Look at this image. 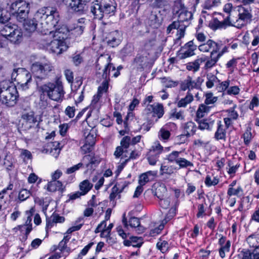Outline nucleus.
Here are the masks:
<instances>
[{
	"label": "nucleus",
	"mask_w": 259,
	"mask_h": 259,
	"mask_svg": "<svg viewBox=\"0 0 259 259\" xmlns=\"http://www.w3.org/2000/svg\"><path fill=\"white\" fill-rule=\"evenodd\" d=\"M24 119H26L28 121L35 123L37 122L36 118L34 117L33 112L28 113L24 115Z\"/></svg>",
	"instance_id": "62"
},
{
	"label": "nucleus",
	"mask_w": 259,
	"mask_h": 259,
	"mask_svg": "<svg viewBox=\"0 0 259 259\" xmlns=\"http://www.w3.org/2000/svg\"><path fill=\"white\" fill-rule=\"evenodd\" d=\"M149 53H144L142 55H138L135 59V62L141 68L146 67L150 62Z\"/></svg>",
	"instance_id": "20"
},
{
	"label": "nucleus",
	"mask_w": 259,
	"mask_h": 259,
	"mask_svg": "<svg viewBox=\"0 0 259 259\" xmlns=\"http://www.w3.org/2000/svg\"><path fill=\"white\" fill-rule=\"evenodd\" d=\"M143 243V239L141 237L136 236H130L129 239L123 241V244L125 246H133L135 247H140Z\"/></svg>",
	"instance_id": "23"
},
{
	"label": "nucleus",
	"mask_w": 259,
	"mask_h": 259,
	"mask_svg": "<svg viewBox=\"0 0 259 259\" xmlns=\"http://www.w3.org/2000/svg\"><path fill=\"white\" fill-rule=\"evenodd\" d=\"M47 190L50 192H55L57 190L63 191L62 184L59 181H52L49 182L47 186Z\"/></svg>",
	"instance_id": "30"
},
{
	"label": "nucleus",
	"mask_w": 259,
	"mask_h": 259,
	"mask_svg": "<svg viewBox=\"0 0 259 259\" xmlns=\"http://www.w3.org/2000/svg\"><path fill=\"white\" fill-rule=\"evenodd\" d=\"M170 198L169 197H162L159 198V205L164 209H167L170 206Z\"/></svg>",
	"instance_id": "52"
},
{
	"label": "nucleus",
	"mask_w": 259,
	"mask_h": 259,
	"mask_svg": "<svg viewBox=\"0 0 259 259\" xmlns=\"http://www.w3.org/2000/svg\"><path fill=\"white\" fill-rule=\"evenodd\" d=\"M170 136V132L165 128H161L158 133V137L159 140L166 142L169 139Z\"/></svg>",
	"instance_id": "40"
},
{
	"label": "nucleus",
	"mask_w": 259,
	"mask_h": 259,
	"mask_svg": "<svg viewBox=\"0 0 259 259\" xmlns=\"http://www.w3.org/2000/svg\"><path fill=\"white\" fill-rule=\"evenodd\" d=\"M29 12V4L23 0L17 1L12 4L11 13L19 22H23L27 18Z\"/></svg>",
	"instance_id": "6"
},
{
	"label": "nucleus",
	"mask_w": 259,
	"mask_h": 259,
	"mask_svg": "<svg viewBox=\"0 0 259 259\" xmlns=\"http://www.w3.org/2000/svg\"><path fill=\"white\" fill-rule=\"evenodd\" d=\"M35 210L33 207L31 208L29 210L26 211V213L27 215V218L25 222V224L23 225L21 227L26 228V236L24 237V240H26L28 234L31 231L32 229V223H31V217L32 216Z\"/></svg>",
	"instance_id": "22"
},
{
	"label": "nucleus",
	"mask_w": 259,
	"mask_h": 259,
	"mask_svg": "<svg viewBox=\"0 0 259 259\" xmlns=\"http://www.w3.org/2000/svg\"><path fill=\"white\" fill-rule=\"evenodd\" d=\"M90 9L91 13L96 18L101 19L103 17L104 15L102 12L101 1H96L95 3H93L91 4Z\"/></svg>",
	"instance_id": "21"
},
{
	"label": "nucleus",
	"mask_w": 259,
	"mask_h": 259,
	"mask_svg": "<svg viewBox=\"0 0 259 259\" xmlns=\"http://www.w3.org/2000/svg\"><path fill=\"white\" fill-rule=\"evenodd\" d=\"M230 105L228 109V121L231 119H236L238 117L237 111L235 110L237 108L236 104H233L232 101L228 100V105Z\"/></svg>",
	"instance_id": "27"
},
{
	"label": "nucleus",
	"mask_w": 259,
	"mask_h": 259,
	"mask_svg": "<svg viewBox=\"0 0 259 259\" xmlns=\"http://www.w3.org/2000/svg\"><path fill=\"white\" fill-rule=\"evenodd\" d=\"M220 2V0H205L203 5V8L205 9H210L219 3Z\"/></svg>",
	"instance_id": "57"
},
{
	"label": "nucleus",
	"mask_w": 259,
	"mask_h": 259,
	"mask_svg": "<svg viewBox=\"0 0 259 259\" xmlns=\"http://www.w3.org/2000/svg\"><path fill=\"white\" fill-rule=\"evenodd\" d=\"M101 2L104 16L114 15L117 6L115 0H101Z\"/></svg>",
	"instance_id": "15"
},
{
	"label": "nucleus",
	"mask_w": 259,
	"mask_h": 259,
	"mask_svg": "<svg viewBox=\"0 0 259 259\" xmlns=\"http://www.w3.org/2000/svg\"><path fill=\"white\" fill-rule=\"evenodd\" d=\"M156 45V41L155 38H152L147 40L144 45V50L145 51H149L154 49Z\"/></svg>",
	"instance_id": "48"
},
{
	"label": "nucleus",
	"mask_w": 259,
	"mask_h": 259,
	"mask_svg": "<svg viewBox=\"0 0 259 259\" xmlns=\"http://www.w3.org/2000/svg\"><path fill=\"white\" fill-rule=\"evenodd\" d=\"M226 49V47H225L221 53H219L216 57L214 56V55H210V58L208 59L207 57H205L206 58V60L205 61V64L204 65V69H208L211 68L213 66L215 65L217 62L218 61V59L222 55L223 53L225 52V49Z\"/></svg>",
	"instance_id": "24"
},
{
	"label": "nucleus",
	"mask_w": 259,
	"mask_h": 259,
	"mask_svg": "<svg viewBox=\"0 0 259 259\" xmlns=\"http://www.w3.org/2000/svg\"><path fill=\"white\" fill-rule=\"evenodd\" d=\"M161 82L166 88H173L177 87L179 82L172 80L170 77H164L161 78Z\"/></svg>",
	"instance_id": "41"
},
{
	"label": "nucleus",
	"mask_w": 259,
	"mask_h": 259,
	"mask_svg": "<svg viewBox=\"0 0 259 259\" xmlns=\"http://www.w3.org/2000/svg\"><path fill=\"white\" fill-rule=\"evenodd\" d=\"M40 90L44 93H47L48 96L52 100L59 102L63 100L64 95L63 85L61 83L49 82L39 86Z\"/></svg>",
	"instance_id": "4"
},
{
	"label": "nucleus",
	"mask_w": 259,
	"mask_h": 259,
	"mask_svg": "<svg viewBox=\"0 0 259 259\" xmlns=\"http://www.w3.org/2000/svg\"><path fill=\"white\" fill-rule=\"evenodd\" d=\"M176 207H171L167 214L165 219L163 221V223L164 222L165 224L170 220L176 214Z\"/></svg>",
	"instance_id": "63"
},
{
	"label": "nucleus",
	"mask_w": 259,
	"mask_h": 259,
	"mask_svg": "<svg viewBox=\"0 0 259 259\" xmlns=\"http://www.w3.org/2000/svg\"><path fill=\"white\" fill-rule=\"evenodd\" d=\"M247 241L250 247L259 248V236L255 235H250L247 238Z\"/></svg>",
	"instance_id": "38"
},
{
	"label": "nucleus",
	"mask_w": 259,
	"mask_h": 259,
	"mask_svg": "<svg viewBox=\"0 0 259 259\" xmlns=\"http://www.w3.org/2000/svg\"><path fill=\"white\" fill-rule=\"evenodd\" d=\"M167 194V190L164 185H160L156 189L155 195L158 198L164 197Z\"/></svg>",
	"instance_id": "46"
},
{
	"label": "nucleus",
	"mask_w": 259,
	"mask_h": 259,
	"mask_svg": "<svg viewBox=\"0 0 259 259\" xmlns=\"http://www.w3.org/2000/svg\"><path fill=\"white\" fill-rule=\"evenodd\" d=\"M119 184L117 183L112 188V192L109 196L110 201L114 200L115 198L116 197L117 195L120 193L122 191V190L123 189V187H122V189L120 191H119Z\"/></svg>",
	"instance_id": "50"
},
{
	"label": "nucleus",
	"mask_w": 259,
	"mask_h": 259,
	"mask_svg": "<svg viewBox=\"0 0 259 259\" xmlns=\"http://www.w3.org/2000/svg\"><path fill=\"white\" fill-rule=\"evenodd\" d=\"M205 97L206 98L204 101V104L207 105L211 104H213L217 100V98L215 97H213V95L211 93L206 94Z\"/></svg>",
	"instance_id": "56"
},
{
	"label": "nucleus",
	"mask_w": 259,
	"mask_h": 259,
	"mask_svg": "<svg viewBox=\"0 0 259 259\" xmlns=\"http://www.w3.org/2000/svg\"><path fill=\"white\" fill-rule=\"evenodd\" d=\"M8 38L13 43H20L22 39V32L21 30L19 28H17L8 37Z\"/></svg>",
	"instance_id": "29"
},
{
	"label": "nucleus",
	"mask_w": 259,
	"mask_h": 259,
	"mask_svg": "<svg viewBox=\"0 0 259 259\" xmlns=\"http://www.w3.org/2000/svg\"><path fill=\"white\" fill-rule=\"evenodd\" d=\"M59 21V14L56 8L44 7L37 11L32 19L24 21L23 25L26 31L32 32L39 25V30L44 35H47L48 31L57 26Z\"/></svg>",
	"instance_id": "1"
},
{
	"label": "nucleus",
	"mask_w": 259,
	"mask_h": 259,
	"mask_svg": "<svg viewBox=\"0 0 259 259\" xmlns=\"http://www.w3.org/2000/svg\"><path fill=\"white\" fill-rule=\"evenodd\" d=\"M60 145V143L57 141L48 143L47 147L42 150V152L45 153L49 152L52 156L56 158L58 157L61 149Z\"/></svg>",
	"instance_id": "17"
},
{
	"label": "nucleus",
	"mask_w": 259,
	"mask_h": 259,
	"mask_svg": "<svg viewBox=\"0 0 259 259\" xmlns=\"http://www.w3.org/2000/svg\"><path fill=\"white\" fill-rule=\"evenodd\" d=\"M242 192V189L239 186H236V187H229V189L228 190V195L230 196H238Z\"/></svg>",
	"instance_id": "49"
},
{
	"label": "nucleus",
	"mask_w": 259,
	"mask_h": 259,
	"mask_svg": "<svg viewBox=\"0 0 259 259\" xmlns=\"http://www.w3.org/2000/svg\"><path fill=\"white\" fill-rule=\"evenodd\" d=\"M211 107V106H209L205 104H200L197 111V118H200L204 117L209 111Z\"/></svg>",
	"instance_id": "37"
},
{
	"label": "nucleus",
	"mask_w": 259,
	"mask_h": 259,
	"mask_svg": "<svg viewBox=\"0 0 259 259\" xmlns=\"http://www.w3.org/2000/svg\"><path fill=\"white\" fill-rule=\"evenodd\" d=\"M196 128L194 122L192 121L188 122L184 126V133L187 137H189L195 133Z\"/></svg>",
	"instance_id": "35"
},
{
	"label": "nucleus",
	"mask_w": 259,
	"mask_h": 259,
	"mask_svg": "<svg viewBox=\"0 0 259 259\" xmlns=\"http://www.w3.org/2000/svg\"><path fill=\"white\" fill-rule=\"evenodd\" d=\"M240 92V89L238 86H231L229 87V82L228 80V95H237Z\"/></svg>",
	"instance_id": "55"
},
{
	"label": "nucleus",
	"mask_w": 259,
	"mask_h": 259,
	"mask_svg": "<svg viewBox=\"0 0 259 259\" xmlns=\"http://www.w3.org/2000/svg\"><path fill=\"white\" fill-rule=\"evenodd\" d=\"M188 26V24H180L179 22H172L167 28V33H169L172 29H177V38L175 40V44H178L181 39L184 36L186 28Z\"/></svg>",
	"instance_id": "14"
},
{
	"label": "nucleus",
	"mask_w": 259,
	"mask_h": 259,
	"mask_svg": "<svg viewBox=\"0 0 259 259\" xmlns=\"http://www.w3.org/2000/svg\"><path fill=\"white\" fill-rule=\"evenodd\" d=\"M51 220L55 222V223H61L64 222L65 218L63 217L59 216L57 213H53L51 216Z\"/></svg>",
	"instance_id": "60"
},
{
	"label": "nucleus",
	"mask_w": 259,
	"mask_h": 259,
	"mask_svg": "<svg viewBox=\"0 0 259 259\" xmlns=\"http://www.w3.org/2000/svg\"><path fill=\"white\" fill-rule=\"evenodd\" d=\"M91 0H62L64 4L71 11L79 14L85 13L88 10Z\"/></svg>",
	"instance_id": "9"
},
{
	"label": "nucleus",
	"mask_w": 259,
	"mask_h": 259,
	"mask_svg": "<svg viewBox=\"0 0 259 259\" xmlns=\"http://www.w3.org/2000/svg\"><path fill=\"white\" fill-rule=\"evenodd\" d=\"M111 57L108 54L102 55L99 57L96 63V69L100 70L102 64L104 65V68L102 72L97 71V75L99 77L101 75L104 79L110 80V71H115V67L111 63Z\"/></svg>",
	"instance_id": "7"
},
{
	"label": "nucleus",
	"mask_w": 259,
	"mask_h": 259,
	"mask_svg": "<svg viewBox=\"0 0 259 259\" xmlns=\"http://www.w3.org/2000/svg\"><path fill=\"white\" fill-rule=\"evenodd\" d=\"M53 67L49 62H36L32 64L31 66V71L35 77L37 79L36 80V84L39 87V81L45 79L48 73L53 70Z\"/></svg>",
	"instance_id": "5"
},
{
	"label": "nucleus",
	"mask_w": 259,
	"mask_h": 259,
	"mask_svg": "<svg viewBox=\"0 0 259 259\" xmlns=\"http://www.w3.org/2000/svg\"><path fill=\"white\" fill-rule=\"evenodd\" d=\"M177 170V168L172 165H165L161 164L160 167V175L163 176L164 175H168L169 176L174 173L175 171Z\"/></svg>",
	"instance_id": "39"
},
{
	"label": "nucleus",
	"mask_w": 259,
	"mask_h": 259,
	"mask_svg": "<svg viewBox=\"0 0 259 259\" xmlns=\"http://www.w3.org/2000/svg\"><path fill=\"white\" fill-rule=\"evenodd\" d=\"M206 58L200 57L195 60L194 62H189L187 64L186 68L189 71H192L193 72L197 71L200 68V65L205 62Z\"/></svg>",
	"instance_id": "25"
},
{
	"label": "nucleus",
	"mask_w": 259,
	"mask_h": 259,
	"mask_svg": "<svg viewBox=\"0 0 259 259\" xmlns=\"http://www.w3.org/2000/svg\"><path fill=\"white\" fill-rule=\"evenodd\" d=\"M79 187L82 194L85 195L91 189L93 185L88 180H84L80 183Z\"/></svg>",
	"instance_id": "42"
},
{
	"label": "nucleus",
	"mask_w": 259,
	"mask_h": 259,
	"mask_svg": "<svg viewBox=\"0 0 259 259\" xmlns=\"http://www.w3.org/2000/svg\"><path fill=\"white\" fill-rule=\"evenodd\" d=\"M226 241V237L222 236L219 239V244L221 246V247L219 249V254L222 258L225 257V250L227 248V244L224 245Z\"/></svg>",
	"instance_id": "44"
},
{
	"label": "nucleus",
	"mask_w": 259,
	"mask_h": 259,
	"mask_svg": "<svg viewBox=\"0 0 259 259\" xmlns=\"http://www.w3.org/2000/svg\"><path fill=\"white\" fill-rule=\"evenodd\" d=\"M206 86L208 89L212 88L215 84H217L220 81L217 76L211 73L206 74Z\"/></svg>",
	"instance_id": "36"
},
{
	"label": "nucleus",
	"mask_w": 259,
	"mask_h": 259,
	"mask_svg": "<svg viewBox=\"0 0 259 259\" xmlns=\"http://www.w3.org/2000/svg\"><path fill=\"white\" fill-rule=\"evenodd\" d=\"M227 125H224L221 121L218 122L217 131L215 133V138L217 140H224L226 139Z\"/></svg>",
	"instance_id": "26"
},
{
	"label": "nucleus",
	"mask_w": 259,
	"mask_h": 259,
	"mask_svg": "<svg viewBox=\"0 0 259 259\" xmlns=\"http://www.w3.org/2000/svg\"><path fill=\"white\" fill-rule=\"evenodd\" d=\"M22 75L25 76V80H24L21 83V86L23 88V89H26L28 88L27 84L31 80V75L29 72H28L26 70H23V69H22Z\"/></svg>",
	"instance_id": "45"
},
{
	"label": "nucleus",
	"mask_w": 259,
	"mask_h": 259,
	"mask_svg": "<svg viewBox=\"0 0 259 259\" xmlns=\"http://www.w3.org/2000/svg\"><path fill=\"white\" fill-rule=\"evenodd\" d=\"M170 116L177 119H183L184 118L183 112L182 111H178L176 109H173L170 114Z\"/></svg>",
	"instance_id": "59"
},
{
	"label": "nucleus",
	"mask_w": 259,
	"mask_h": 259,
	"mask_svg": "<svg viewBox=\"0 0 259 259\" xmlns=\"http://www.w3.org/2000/svg\"><path fill=\"white\" fill-rule=\"evenodd\" d=\"M220 18H215L210 23L209 25L213 30L225 28L227 25V18L222 21L220 20Z\"/></svg>",
	"instance_id": "28"
},
{
	"label": "nucleus",
	"mask_w": 259,
	"mask_h": 259,
	"mask_svg": "<svg viewBox=\"0 0 259 259\" xmlns=\"http://www.w3.org/2000/svg\"><path fill=\"white\" fill-rule=\"evenodd\" d=\"M239 11V22L242 24V26L250 22L252 19V9L250 7H238Z\"/></svg>",
	"instance_id": "16"
},
{
	"label": "nucleus",
	"mask_w": 259,
	"mask_h": 259,
	"mask_svg": "<svg viewBox=\"0 0 259 259\" xmlns=\"http://www.w3.org/2000/svg\"><path fill=\"white\" fill-rule=\"evenodd\" d=\"M197 47V45L194 44L193 40L189 41L180 50L178 55L179 57L181 59H184L193 56L195 54L194 51L196 50Z\"/></svg>",
	"instance_id": "13"
},
{
	"label": "nucleus",
	"mask_w": 259,
	"mask_h": 259,
	"mask_svg": "<svg viewBox=\"0 0 259 259\" xmlns=\"http://www.w3.org/2000/svg\"><path fill=\"white\" fill-rule=\"evenodd\" d=\"M109 81V80L108 79L104 80L101 85H100L98 88V93H99V94L102 95L103 93L107 92L108 89Z\"/></svg>",
	"instance_id": "51"
},
{
	"label": "nucleus",
	"mask_w": 259,
	"mask_h": 259,
	"mask_svg": "<svg viewBox=\"0 0 259 259\" xmlns=\"http://www.w3.org/2000/svg\"><path fill=\"white\" fill-rule=\"evenodd\" d=\"M69 33L65 26L56 27L50 29L47 35H44L40 40L44 47L49 50L52 53L60 55L67 50L68 47L65 42Z\"/></svg>",
	"instance_id": "2"
},
{
	"label": "nucleus",
	"mask_w": 259,
	"mask_h": 259,
	"mask_svg": "<svg viewBox=\"0 0 259 259\" xmlns=\"http://www.w3.org/2000/svg\"><path fill=\"white\" fill-rule=\"evenodd\" d=\"M146 109L148 111L153 112L158 118H161L164 113L163 107L162 105L160 104L157 103L153 105L148 104Z\"/></svg>",
	"instance_id": "19"
},
{
	"label": "nucleus",
	"mask_w": 259,
	"mask_h": 259,
	"mask_svg": "<svg viewBox=\"0 0 259 259\" xmlns=\"http://www.w3.org/2000/svg\"><path fill=\"white\" fill-rule=\"evenodd\" d=\"M244 142L245 145H248L252 139V134L250 130H247L243 134Z\"/></svg>",
	"instance_id": "61"
},
{
	"label": "nucleus",
	"mask_w": 259,
	"mask_h": 259,
	"mask_svg": "<svg viewBox=\"0 0 259 259\" xmlns=\"http://www.w3.org/2000/svg\"><path fill=\"white\" fill-rule=\"evenodd\" d=\"M228 25H232L237 28H241L242 24L239 22V11L238 7L233 8L231 4H228Z\"/></svg>",
	"instance_id": "11"
},
{
	"label": "nucleus",
	"mask_w": 259,
	"mask_h": 259,
	"mask_svg": "<svg viewBox=\"0 0 259 259\" xmlns=\"http://www.w3.org/2000/svg\"><path fill=\"white\" fill-rule=\"evenodd\" d=\"M83 162L86 163V167H89L90 165H92L93 164H98L100 163V159L95 157L91 154L85 155L82 160Z\"/></svg>",
	"instance_id": "31"
},
{
	"label": "nucleus",
	"mask_w": 259,
	"mask_h": 259,
	"mask_svg": "<svg viewBox=\"0 0 259 259\" xmlns=\"http://www.w3.org/2000/svg\"><path fill=\"white\" fill-rule=\"evenodd\" d=\"M194 100L192 94L188 92L186 96L184 98L181 99L177 103L178 107H186L187 105L191 103Z\"/></svg>",
	"instance_id": "32"
},
{
	"label": "nucleus",
	"mask_w": 259,
	"mask_h": 259,
	"mask_svg": "<svg viewBox=\"0 0 259 259\" xmlns=\"http://www.w3.org/2000/svg\"><path fill=\"white\" fill-rule=\"evenodd\" d=\"M202 82L203 79L200 77L196 80H194L191 76H188L180 83V89L183 91L188 90V92L191 93V91L194 89H200Z\"/></svg>",
	"instance_id": "10"
},
{
	"label": "nucleus",
	"mask_w": 259,
	"mask_h": 259,
	"mask_svg": "<svg viewBox=\"0 0 259 259\" xmlns=\"http://www.w3.org/2000/svg\"><path fill=\"white\" fill-rule=\"evenodd\" d=\"M18 92L15 85L8 80L0 82V102L8 107L14 106L17 103Z\"/></svg>",
	"instance_id": "3"
},
{
	"label": "nucleus",
	"mask_w": 259,
	"mask_h": 259,
	"mask_svg": "<svg viewBox=\"0 0 259 259\" xmlns=\"http://www.w3.org/2000/svg\"><path fill=\"white\" fill-rule=\"evenodd\" d=\"M221 49V46L213 40L208 39L206 43L198 46V49L202 52H210V55H214Z\"/></svg>",
	"instance_id": "12"
},
{
	"label": "nucleus",
	"mask_w": 259,
	"mask_h": 259,
	"mask_svg": "<svg viewBox=\"0 0 259 259\" xmlns=\"http://www.w3.org/2000/svg\"><path fill=\"white\" fill-rule=\"evenodd\" d=\"M180 154H181V151H173L167 156L166 159L169 162L177 163Z\"/></svg>",
	"instance_id": "43"
},
{
	"label": "nucleus",
	"mask_w": 259,
	"mask_h": 259,
	"mask_svg": "<svg viewBox=\"0 0 259 259\" xmlns=\"http://www.w3.org/2000/svg\"><path fill=\"white\" fill-rule=\"evenodd\" d=\"M156 245L158 249H159L162 253L166 252L168 248V243L165 241L158 242Z\"/></svg>",
	"instance_id": "58"
},
{
	"label": "nucleus",
	"mask_w": 259,
	"mask_h": 259,
	"mask_svg": "<svg viewBox=\"0 0 259 259\" xmlns=\"http://www.w3.org/2000/svg\"><path fill=\"white\" fill-rule=\"evenodd\" d=\"M120 35L118 31H114L109 33L106 37L105 40L108 46L115 47L120 42Z\"/></svg>",
	"instance_id": "18"
},
{
	"label": "nucleus",
	"mask_w": 259,
	"mask_h": 259,
	"mask_svg": "<svg viewBox=\"0 0 259 259\" xmlns=\"http://www.w3.org/2000/svg\"><path fill=\"white\" fill-rule=\"evenodd\" d=\"M30 192L25 189L21 190L19 193L18 199L21 201H23L26 200L30 196Z\"/></svg>",
	"instance_id": "54"
},
{
	"label": "nucleus",
	"mask_w": 259,
	"mask_h": 259,
	"mask_svg": "<svg viewBox=\"0 0 259 259\" xmlns=\"http://www.w3.org/2000/svg\"><path fill=\"white\" fill-rule=\"evenodd\" d=\"M131 138L130 136L124 137L120 141V146L122 147L125 151H127L126 149L129 147L131 143Z\"/></svg>",
	"instance_id": "53"
},
{
	"label": "nucleus",
	"mask_w": 259,
	"mask_h": 259,
	"mask_svg": "<svg viewBox=\"0 0 259 259\" xmlns=\"http://www.w3.org/2000/svg\"><path fill=\"white\" fill-rule=\"evenodd\" d=\"M150 181V179L146 174H142L139 178V183L141 186H144L148 182Z\"/></svg>",
	"instance_id": "64"
},
{
	"label": "nucleus",
	"mask_w": 259,
	"mask_h": 259,
	"mask_svg": "<svg viewBox=\"0 0 259 259\" xmlns=\"http://www.w3.org/2000/svg\"><path fill=\"white\" fill-rule=\"evenodd\" d=\"M179 166V168H187L189 166H192L193 163L190 161L187 160L184 158L179 157L177 163Z\"/></svg>",
	"instance_id": "47"
},
{
	"label": "nucleus",
	"mask_w": 259,
	"mask_h": 259,
	"mask_svg": "<svg viewBox=\"0 0 259 259\" xmlns=\"http://www.w3.org/2000/svg\"><path fill=\"white\" fill-rule=\"evenodd\" d=\"M17 28H18V27L16 25H11L10 23H9L6 25L3 28V29L2 30V35L8 37Z\"/></svg>",
	"instance_id": "34"
},
{
	"label": "nucleus",
	"mask_w": 259,
	"mask_h": 259,
	"mask_svg": "<svg viewBox=\"0 0 259 259\" xmlns=\"http://www.w3.org/2000/svg\"><path fill=\"white\" fill-rule=\"evenodd\" d=\"M173 12L175 14H178V21L174 22H179L180 24H188L189 21L192 18V14L189 12L184 5L181 1H177L175 2Z\"/></svg>",
	"instance_id": "8"
},
{
	"label": "nucleus",
	"mask_w": 259,
	"mask_h": 259,
	"mask_svg": "<svg viewBox=\"0 0 259 259\" xmlns=\"http://www.w3.org/2000/svg\"><path fill=\"white\" fill-rule=\"evenodd\" d=\"M88 139H91V141H90L89 143H85L81 147V151L83 152V154L90 152L95 143V138L93 135L89 134Z\"/></svg>",
	"instance_id": "33"
}]
</instances>
